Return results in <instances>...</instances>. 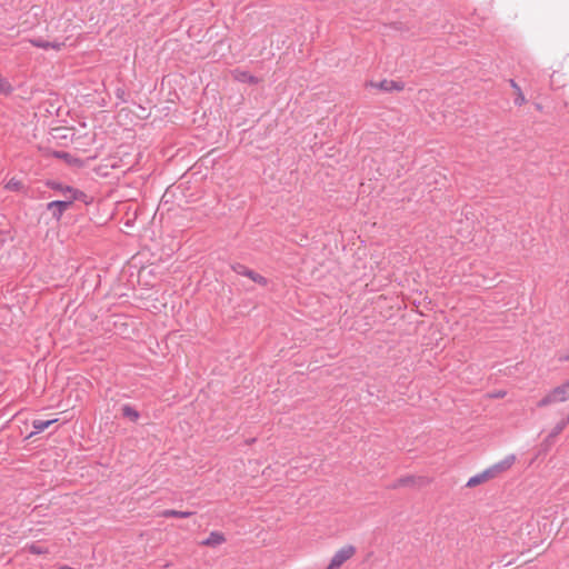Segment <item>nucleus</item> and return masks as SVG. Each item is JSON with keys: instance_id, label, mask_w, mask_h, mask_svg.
Returning <instances> with one entry per match:
<instances>
[{"instance_id": "1", "label": "nucleus", "mask_w": 569, "mask_h": 569, "mask_svg": "<svg viewBox=\"0 0 569 569\" xmlns=\"http://www.w3.org/2000/svg\"><path fill=\"white\" fill-rule=\"evenodd\" d=\"M62 191L67 198L66 200L52 201V202L48 203V209L52 212L53 217H56L57 219H59L61 217L63 211H66L70 207L72 200L77 199V196H78V191L70 187L63 188Z\"/></svg>"}, {"instance_id": "2", "label": "nucleus", "mask_w": 569, "mask_h": 569, "mask_svg": "<svg viewBox=\"0 0 569 569\" xmlns=\"http://www.w3.org/2000/svg\"><path fill=\"white\" fill-rule=\"evenodd\" d=\"M569 400V380L551 390L548 395H546L539 402V407H545L556 402H562Z\"/></svg>"}, {"instance_id": "3", "label": "nucleus", "mask_w": 569, "mask_h": 569, "mask_svg": "<svg viewBox=\"0 0 569 569\" xmlns=\"http://www.w3.org/2000/svg\"><path fill=\"white\" fill-rule=\"evenodd\" d=\"M356 553V548L351 545L343 546L335 552L330 559L327 569H339L346 561L351 559Z\"/></svg>"}, {"instance_id": "4", "label": "nucleus", "mask_w": 569, "mask_h": 569, "mask_svg": "<svg viewBox=\"0 0 569 569\" xmlns=\"http://www.w3.org/2000/svg\"><path fill=\"white\" fill-rule=\"evenodd\" d=\"M516 461V456L515 455H508L506 456L502 460H500L499 462L492 465L490 468L493 477H497L498 475L509 470L512 465L515 463Z\"/></svg>"}, {"instance_id": "5", "label": "nucleus", "mask_w": 569, "mask_h": 569, "mask_svg": "<svg viewBox=\"0 0 569 569\" xmlns=\"http://www.w3.org/2000/svg\"><path fill=\"white\" fill-rule=\"evenodd\" d=\"M371 87L378 88L383 91H401L403 89V83L393 81V80H382L378 83L370 82Z\"/></svg>"}, {"instance_id": "6", "label": "nucleus", "mask_w": 569, "mask_h": 569, "mask_svg": "<svg viewBox=\"0 0 569 569\" xmlns=\"http://www.w3.org/2000/svg\"><path fill=\"white\" fill-rule=\"evenodd\" d=\"M495 478L490 468H487L486 470H483L481 473H478L473 477H471L468 482H467V487H476L485 481H488L490 479Z\"/></svg>"}, {"instance_id": "7", "label": "nucleus", "mask_w": 569, "mask_h": 569, "mask_svg": "<svg viewBox=\"0 0 569 569\" xmlns=\"http://www.w3.org/2000/svg\"><path fill=\"white\" fill-rule=\"evenodd\" d=\"M226 541L224 535L219 531H212L209 537L201 542V545L217 548Z\"/></svg>"}, {"instance_id": "8", "label": "nucleus", "mask_w": 569, "mask_h": 569, "mask_svg": "<svg viewBox=\"0 0 569 569\" xmlns=\"http://www.w3.org/2000/svg\"><path fill=\"white\" fill-rule=\"evenodd\" d=\"M31 42L36 47L43 48V49H53L57 51L60 50L64 46L63 42H58V41L49 42V41H43V40H32Z\"/></svg>"}, {"instance_id": "9", "label": "nucleus", "mask_w": 569, "mask_h": 569, "mask_svg": "<svg viewBox=\"0 0 569 569\" xmlns=\"http://www.w3.org/2000/svg\"><path fill=\"white\" fill-rule=\"evenodd\" d=\"M24 550H27V551H29L30 553H33V555H43V553H47L49 551L46 546H43V545H41L39 542H34V543L26 546Z\"/></svg>"}, {"instance_id": "10", "label": "nucleus", "mask_w": 569, "mask_h": 569, "mask_svg": "<svg viewBox=\"0 0 569 569\" xmlns=\"http://www.w3.org/2000/svg\"><path fill=\"white\" fill-rule=\"evenodd\" d=\"M56 421H57V419H52V420L37 419L33 421L32 426L37 430V432H41V431L46 430L48 427H50L52 423H54Z\"/></svg>"}, {"instance_id": "11", "label": "nucleus", "mask_w": 569, "mask_h": 569, "mask_svg": "<svg viewBox=\"0 0 569 569\" xmlns=\"http://www.w3.org/2000/svg\"><path fill=\"white\" fill-rule=\"evenodd\" d=\"M162 517H176V518H188L192 516L191 511H178V510H164L161 513Z\"/></svg>"}, {"instance_id": "12", "label": "nucleus", "mask_w": 569, "mask_h": 569, "mask_svg": "<svg viewBox=\"0 0 569 569\" xmlns=\"http://www.w3.org/2000/svg\"><path fill=\"white\" fill-rule=\"evenodd\" d=\"M122 415L126 418L130 419L131 421H136L139 418L138 411L136 409H133L132 407H130V406H123L122 407Z\"/></svg>"}, {"instance_id": "13", "label": "nucleus", "mask_w": 569, "mask_h": 569, "mask_svg": "<svg viewBox=\"0 0 569 569\" xmlns=\"http://www.w3.org/2000/svg\"><path fill=\"white\" fill-rule=\"evenodd\" d=\"M22 188V183L20 180L16 179V178H11L10 180H8V182L6 183V189L10 190V191H18Z\"/></svg>"}, {"instance_id": "14", "label": "nucleus", "mask_w": 569, "mask_h": 569, "mask_svg": "<svg viewBox=\"0 0 569 569\" xmlns=\"http://www.w3.org/2000/svg\"><path fill=\"white\" fill-rule=\"evenodd\" d=\"M244 276L249 277L250 279H252L254 282H258V283H261V284H266V279L258 274V273H254L253 271L249 270V271H246L244 272Z\"/></svg>"}, {"instance_id": "15", "label": "nucleus", "mask_w": 569, "mask_h": 569, "mask_svg": "<svg viewBox=\"0 0 569 569\" xmlns=\"http://www.w3.org/2000/svg\"><path fill=\"white\" fill-rule=\"evenodd\" d=\"M236 78L239 80V81H242V82H252L254 79L252 76H250L249 73L244 72V71H239L236 73Z\"/></svg>"}, {"instance_id": "16", "label": "nucleus", "mask_w": 569, "mask_h": 569, "mask_svg": "<svg viewBox=\"0 0 569 569\" xmlns=\"http://www.w3.org/2000/svg\"><path fill=\"white\" fill-rule=\"evenodd\" d=\"M569 421V418L567 420H562L561 422H559L556 427H555V430L552 432V436H556L558 433H560L563 428L566 427L567 422Z\"/></svg>"}, {"instance_id": "17", "label": "nucleus", "mask_w": 569, "mask_h": 569, "mask_svg": "<svg viewBox=\"0 0 569 569\" xmlns=\"http://www.w3.org/2000/svg\"><path fill=\"white\" fill-rule=\"evenodd\" d=\"M410 481H411L410 478L400 479L399 485L405 486V485L409 483Z\"/></svg>"}, {"instance_id": "18", "label": "nucleus", "mask_w": 569, "mask_h": 569, "mask_svg": "<svg viewBox=\"0 0 569 569\" xmlns=\"http://www.w3.org/2000/svg\"><path fill=\"white\" fill-rule=\"evenodd\" d=\"M246 271H249V270L246 269L244 267H239V269L237 270V272L241 273V274H244Z\"/></svg>"}, {"instance_id": "19", "label": "nucleus", "mask_w": 569, "mask_h": 569, "mask_svg": "<svg viewBox=\"0 0 569 569\" xmlns=\"http://www.w3.org/2000/svg\"><path fill=\"white\" fill-rule=\"evenodd\" d=\"M59 569H74V568L69 567V566H61Z\"/></svg>"}]
</instances>
